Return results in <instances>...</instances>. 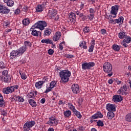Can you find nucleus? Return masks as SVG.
Wrapping results in <instances>:
<instances>
[{
  "mask_svg": "<svg viewBox=\"0 0 131 131\" xmlns=\"http://www.w3.org/2000/svg\"><path fill=\"white\" fill-rule=\"evenodd\" d=\"M10 11V9L7 7L0 4V13L2 14H9Z\"/></svg>",
  "mask_w": 131,
  "mask_h": 131,
  "instance_id": "11",
  "label": "nucleus"
},
{
  "mask_svg": "<svg viewBox=\"0 0 131 131\" xmlns=\"http://www.w3.org/2000/svg\"><path fill=\"white\" fill-rule=\"evenodd\" d=\"M19 56H20V54L18 50H13L10 54V59L11 60H14V59L17 58V57H19Z\"/></svg>",
  "mask_w": 131,
  "mask_h": 131,
  "instance_id": "10",
  "label": "nucleus"
},
{
  "mask_svg": "<svg viewBox=\"0 0 131 131\" xmlns=\"http://www.w3.org/2000/svg\"><path fill=\"white\" fill-rule=\"evenodd\" d=\"M23 25H28L29 23H30V21L29 20V18H25L23 21H22Z\"/></svg>",
  "mask_w": 131,
  "mask_h": 131,
  "instance_id": "34",
  "label": "nucleus"
},
{
  "mask_svg": "<svg viewBox=\"0 0 131 131\" xmlns=\"http://www.w3.org/2000/svg\"><path fill=\"white\" fill-rule=\"evenodd\" d=\"M14 4L15 3H14V1L12 0H9L8 1V3H7V6L8 7H13V6H14Z\"/></svg>",
  "mask_w": 131,
  "mask_h": 131,
  "instance_id": "41",
  "label": "nucleus"
},
{
  "mask_svg": "<svg viewBox=\"0 0 131 131\" xmlns=\"http://www.w3.org/2000/svg\"><path fill=\"white\" fill-rule=\"evenodd\" d=\"M4 65H5V63H4V62L1 61V62H0V67H1V68H2L3 69H4V68H5Z\"/></svg>",
  "mask_w": 131,
  "mask_h": 131,
  "instance_id": "62",
  "label": "nucleus"
},
{
  "mask_svg": "<svg viewBox=\"0 0 131 131\" xmlns=\"http://www.w3.org/2000/svg\"><path fill=\"white\" fill-rule=\"evenodd\" d=\"M9 72H8L7 70H4V71L2 72V75L0 76H7V75H9Z\"/></svg>",
  "mask_w": 131,
  "mask_h": 131,
  "instance_id": "43",
  "label": "nucleus"
},
{
  "mask_svg": "<svg viewBox=\"0 0 131 131\" xmlns=\"http://www.w3.org/2000/svg\"><path fill=\"white\" fill-rule=\"evenodd\" d=\"M35 125V121H27L23 126L24 131H29L32 126Z\"/></svg>",
  "mask_w": 131,
  "mask_h": 131,
  "instance_id": "4",
  "label": "nucleus"
},
{
  "mask_svg": "<svg viewBox=\"0 0 131 131\" xmlns=\"http://www.w3.org/2000/svg\"><path fill=\"white\" fill-rule=\"evenodd\" d=\"M41 104H45L46 103V98H43L40 100Z\"/></svg>",
  "mask_w": 131,
  "mask_h": 131,
  "instance_id": "64",
  "label": "nucleus"
},
{
  "mask_svg": "<svg viewBox=\"0 0 131 131\" xmlns=\"http://www.w3.org/2000/svg\"><path fill=\"white\" fill-rule=\"evenodd\" d=\"M76 16L75 13L71 12L69 14L68 22H74L76 20Z\"/></svg>",
  "mask_w": 131,
  "mask_h": 131,
  "instance_id": "15",
  "label": "nucleus"
},
{
  "mask_svg": "<svg viewBox=\"0 0 131 131\" xmlns=\"http://www.w3.org/2000/svg\"><path fill=\"white\" fill-rule=\"evenodd\" d=\"M30 99L31 98H34V93L31 92L29 94Z\"/></svg>",
  "mask_w": 131,
  "mask_h": 131,
  "instance_id": "55",
  "label": "nucleus"
},
{
  "mask_svg": "<svg viewBox=\"0 0 131 131\" xmlns=\"http://www.w3.org/2000/svg\"><path fill=\"white\" fill-rule=\"evenodd\" d=\"M123 17L122 16H120L118 19H115V24H116V23L118 24L119 23L122 24L123 23Z\"/></svg>",
  "mask_w": 131,
  "mask_h": 131,
  "instance_id": "22",
  "label": "nucleus"
},
{
  "mask_svg": "<svg viewBox=\"0 0 131 131\" xmlns=\"http://www.w3.org/2000/svg\"><path fill=\"white\" fill-rule=\"evenodd\" d=\"M64 116H66L67 117H69L70 115H71V111H67L64 112Z\"/></svg>",
  "mask_w": 131,
  "mask_h": 131,
  "instance_id": "40",
  "label": "nucleus"
},
{
  "mask_svg": "<svg viewBox=\"0 0 131 131\" xmlns=\"http://www.w3.org/2000/svg\"><path fill=\"white\" fill-rule=\"evenodd\" d=\"M117 93L119 95H122L124 96H126V95H127V93L123 91L122 87L120 88V89L118 91Z\"/></svg>",
  "mask_w": 131,
  "mask_h": 131,
  "instance_id": "24",
  "label": "nucleus"
},
{
  "mask_svg": "<svg viewBox=\"0 0 131 131\" xmlns=\"http://www.w3.org/2000/svg\"><path fill=\"white\" fill-rule=\"evenodd\" d=\"M16 100H17L18 102H20L21 103L24 102V98H23V97L21 96H18L17 97H16Z\"/></svg>",
  "mask_w": 131,
  "mask_h": 131,
  "instance_id": "42",
  "label": "nucleus"
},
{
  "mask_svg": "<svg viewBox=\"0 0 131 131\" xmlns=\"http://www.w3.org/2000/svg\"><path fill=\"white\" fill-rule=\"evenodd\" d=\"M67 58H69V59H72V58H74V55L71 54H68L66 56Z\"/></svg>",
  "mask_w": 131,
  "mask_h": 131,
  "instance_id": "57",
  "label": "nucleus"
},
{
  "mask_svg": "<svg viewBox=\"0 0 131 131\" xmlns=\"http://www.w3.org/2000/svg\"><path fill=\"white\" fill-rule=\"evenodd\" d=\"M79 46L80 48H83L85 50H86L88 49V47L86 46V42L85 41H82L81 42H80Z\"/></svg>",
  "mask_w": 131,
  "mask_h": 131,
  "instance_id": "27",
  "label": "nucleus"
},
{
  "mask_svg": "<svg viewBox=\"0 0 131 131\" xmlns=\"http://www.w3.org/2000/svg\"><path fill=\"white\" fill-rule=\"evenodd\" d=\"M26 50H27V48H26L25 46H22L20 47L18 50L17 52L18 54H19V56H22L25 52H26Z\"/></svg>",
  "mask_w": 131,
  "mask_h": 131,
  "instance_id": "17",
  "label": "nucleus"
},
{
  "mask_svg": "<svg viewBox=\"0 0 131 131\" xmlns=\"http://www.w3.org/2000/svg\"><path fill=\"white\" fill-rule=\"evenodd\" d=\"M112 49L114 51H116V52L120 51V47L116 44H114L112 46Z\"/></svg>",
  "mask_w": 131,
  "mask_h": 131,
  "instance_id": "29",
  "label": "nucleus"
},
{
  "mask_svg": "<svg viewBox=\"0 0 131 131\" xmlns=\"http://www.w3.org/2000/svg\"><path fill=\"white\" fill-rule=\"evenodd\" d=\"M124 92H127V85L126 84H124L123 87H122Z\"/></svg>",
  "mask_w": 131,
  "mask_h": 131,
  "instance_id": "53",
  "label": "nucleus"
},
{
  "mask_svg": "<svg viewBox=\"0 0 131 131\" xmlns=\"http://www.w3.org/2000/svg\"><path fill=\"white\" fill-rule=\"evenodd\" d=\"M20 9H17L15 10L14 13L15 15H18V14H20Z\"/></svg>",
  "mask_w": 131,
  "mask_h": 131,
  "instance_id": "61",
  "label": "nucleus"
},
{
  "mask_svg": "<svg viewBox=\"0 0 131 131\" xmlns=\"http://www.w3.org/2000/svg\"><path fill=\"white\" fill-rule=\"evenodd\" d=\"M72 91L74 94H79V86L77 84H73L71 87Z\"/></svg>",
  "mask_w": 131,
  "mask_h": 131,
  "instance_id": "12",
  "label": "nucleus"
},
{
  "mask_svg": "<svg viewBox=\"0 0 131 131\" xmlns=\"http://www.w3.org/2000/svg\"><path fill=\"white\" fill-rule=\"evenodd\" d=\"M98 118H103V114H102L100 112H98L97 113L92 116L91 117L90 122L93 123L94 121H96L93 119H98Z\"/></svg>",
  "mask_w": 131,
  "mask_h": 131,
  "instance_id": "7",
  "label": "nucleus"
},
{
  "mask_svg": "<svg viewBox=\"0 0 131 131\" xmlns=\"http://www.w3.org/2000/svg\"><path fill=\"white\" fill-rule=\"evenodd\" d=\"M94 66H95L94 62H84L82 64V69L83 70H90Z\"/></svg>",
  "mask_w": 131,
  "mask_h": 131,
  "instance_id": "6",
  "label": "nucleus"
},
{
  "mask_svg": "<svg viewBox=\"0 0 131 131\" xmlns=\"http://www.w3.org/2000/svg\"><path fill=\"white\" fill-rule=\"evenodd\" d=\"M57 85V81H52L50 83V86L51 87V89H54V88H55Z\"/></svg>",
  "mask_w": 131,
  "mask_h": 131,
  "instance_id": "36",
  "label": "nucleus"
},
{
  "mask_svg": "<svg viewBox=\"0 0 131 131\" xmlns=\"http://www.w3.org/2000/svg\"><path fill=\"white\" fill-rule=\"evenodd\" d=\"M41 42L42 43H47V45H49V43H53V40L47 38V39H43L41 40Z\"/></svg>",
  "mask_w": 131,
  "mask_h": 131,
  "instance_id": "21",
  "label": "nucleus"
},
{
  "mask_svg": "<svg viewBox=\"0 0 131 131\" xmlns=\"http://www.w3.org/2000/svg\"><path fill=\"white\" fill-rule=\"evenodd\" d=\"M58 105H65V102H63V100H60L58 103Z\"/></svg>",
  "mask_w": 131,
  "mask_h": 131,
  "instance_id": "60",
  "label": "nucleus"
},
{
  "mask_svg": "<svg viewBox=\"0 0 131 131\" xmlns=\"http://www.w3.org/2000/svg\"><path fill=\"white\" fill-rule=\"evenodd\" d=\"M29 104L32 106V107H36V102H35L33 99L29 100Z\"/></svg>",
  "mask_w": 131,
  "mask_h": 131,
  "instance_id": "30",
  "label": "nucleus"
},
{
  "mask_svg": "<svg viewBox=\"0 0 131 131\" xmlns=\"http://www.w3.org/2000/svg\"><path fill=\"white\" fill-rule=\"evenodd\" d=\"M46 124H49L50 126H57L58 120L55 117L52 116L49 118V121L47 122Z\"/></svg>",
  "mask_w": 131,
  "mask_h": 131,
  "instance_id": "5",
  "label": "nucleus"
},
{
  "mask_svg": "<svg viewBox=\"0 0 131 131\" xmlns=\"http://www.w3.org/2000/svg\"><path fill=\"white\" fill-rule=\"evenodd\" d=\"M68 105L70 110H72L73 112H74L75 110H76V109H75V107L73 106V104H72V103H69Z\"/></svg>",
  "mask_w": 131,
  "mask_h": 131,
  "instance_id": "35",
  "label": "nucleus"
},
{
  "mask_svg": "<svg viewBox=\"0 0 131 131\" xmlns=\"http://www.w3.org/2000/svg\"><path fill=\"white\" fill-rule=\"evenodd\" d=\"M124 42L126 43H129L131 41V38L130 37H125L123 40Z\"/></svg>",
  "mask_w": 131,
  "mask_h": 131,
  "instance_id": "38",
  "label": "nucleus"
},
{
  "mask_svg": "<svg viewBox=\"0 0 131 131\" xmlns=\"http://www.w3.org/2000/svg\"><path fill=\"white\" fill-rule=\"evenodd\" d=\"M12 88H13L14 92H15V89L18 90L19 89V85H16L15 86H12Z\"/></svg>",
  "mask_w": 131,
  "mask_h": 131,
  "instance_id": "63",
  "label": "nucleus"
},
{
  "mask_svg": "<svg viewBox=\"0 0 131 131\" xmlns=\"http://www.w3.org/2000/svg\"><path fill=\"white\" fill-rule=\"evenodd\" d=\"M34 28H35V27H34L33 28H31L30 29V31H31L32 29H33L32 31V33L31 34L32 35H33V36H38V35H39V36H41V32H40V31H36V30H34Z\"/></svg>",
  "mask_w": 131,
  "mask_h": 131,
  "instance_id": "16",
  "label": "nucleus"
},
{
  "mask_svg": "<svg viewBox=\"0 0 131 131\" xmlns=\"http://www.w3.org/2000/svg\"><path fill=\"white\" fill-rule=\"evenodd\" d=\"M1 114L2 115H3V116H7V112H6L5 111V110L2 111V112H1Z\"/></svg>",
  "mask_w": 131,
  "mask_h": 131,
  "instance_id": "59",
  "label": "nucleus"
},
{
  "mask_svg": "<svg viewBox=\"0 0 131 131\" xmlns=\"http://www.w3.org/2000/svg\"><path fill=\"white\" fill-rule=\"evenodd\" d=\"M9 99L11 101V102H13V101H15V100H17V97L13 96L12 97L10 98Z\"/></svg>",
  "mask_w": 131,
  "mask_h": 131,
  "instance_id": "56",
  "label": "nucleus"
},
{
  "mask_svg": "<svg viewBox=\"0 0 131 131\" xmlns=\"http://www.w3.org/2000/svg\"><path fill=\"white\" fill-rule=\"evenodd\" d=\"M103 71L105 73H108L107 76L111 77L113 75L112 72V64L110 62H105L103 66Z\"/></svg>",
  "mask_w": 131,
  "mask_h": 131,
  "instance_id": "2",
  "label": "nucleus"
},
{
  "mask_svg": "<svg viewBox=\"0 0 131 131\" xmlns=\"http://www.w3.org/2000/svg\"><path fill=\"white\" fill-rule=\"evenodd\" d=\"M106 109L108 111L110 112H115L116 111V108L115 107V105L114 104L108 103L106 104Z\"/></svg>",
  "mask_w": 131,
  "mask_h": 131,
  "instance_id": "14",
  "label": "nucleus"
},
{
  "mask_svg": "<svg viewBox=\"0 0 131 131\" xmlns=\"http://www.w3.org/2000/svg\"><path fill=\"white\" fill-rule=\"evenodd\" d=\"M0 80L4 81V82L9 83L11 82L12 79L11 78V76L10 75H7L4 77L0 76Z\"/></svg>",
  "mask_w": 131,
  "mask_h": 131,
  "instance_id": "13",
  "label": "nucleus"
},
{
  "mask_svg": "<svg viewBox=\"0 0 131 131\" xmlns=\"http://www.w3.org/2000/svg\"><path fill=\"white\" fill-rule=\"evenodd\" d=\"M60 37H61V32H56L53 38V39L54 41H57V40H59V39H60Z\"/></svg>",
  "mask_w": 131,
  "mask_h": 131,
  "instance_id": "19",
  "label": "nucleus"
},
{
  "mask_svg": "<svg viewBox=\"0 0 131 131\" xmlns=\"http://www.w3.org/2000/svg\"><path fill=\"white\" fill-rule=\"evenodd\" d=\"M49 14L53 17H55L57 15V10L56 9H51L49 11Z\"/></svg>",
  "mask_w": 131,
  "mask_h": 131,
  "instance_id": "28",
  "label": "nucleus"
},
{
  "mask_svg": "<svg viewBox=\"0 0 131 131\" xmlns=\"http://www.w3.org/2000/svg\"><path fill=\"white\" fill-rule=\"evenodd\" d=\"M113 100L114 102H121L123 99L121 95H116L113 96Z\"/></svg>",
  "mask_w": 131,
  "mask_h": 131,
  "instance_id": "18",
  "label": "nucleus"
},
{
  "mask_svg": "<svg viewBox=\"0 0 131 131\" xmlns=\"http://www.w3.org/2000/svg\"><path fill=\"white\" fill-rule=\"evenodd\" d=\"M42 84H43L41 81H39L35 83V87L38 89L39 90L41 88H42Z\"/></svg>",
  "mask_w": 131,
  "mask_h": 131,
  "instance_id": "25",
  "label": "nucleus"
},
{
  "mask_svg": "<svg viewBox=\"0 0 131 131\" xmlns=\"http://www.w3.org/2000/svg\"><path fill=\"white\" fill-rule=\"evenodd\" d=\"M43 11V7H42V5H38L36 9V12L37 13H39L40 12H42Z\"/></svg>",
  "mask_w": 131,
  "mask_h": 131,
  "instance_id": "26",
  "label": "nucleus"
},
{
  "mask_svg": "<svg viewBox=\"0 0 131 131\" xmlns=\"http://www.w3.org/2000/svg\"><path fill=\"white\" fill-rule=\"evenodd\" d=\"M83 31H84V32H85L86 33H89V32H90V29H89V27H85L83 29Z\"/></svg>",
  "mask_w": 131,
  "mask_h": 131,
  "instance_id": "49",
  "label": "nucleus"
},
{
  "mask_svg": "<svg viewBox=\"0 0 131 131\" xmlns=\"http://www.w3.org/2000/svg\"><path fill=\"white\" fill-rule=\"evenodd\" d=\"M65 43L64 41H63L61 43H60L59 46V50H61V51H62V50H63V46H62V45Z\"/></svg>",
  "mask_w": 131,
  "mask_h": 131,
  "instance_id": "50",
  "label": "nucleus"
},
{
  "mask_svg": "<svg viewBox=\"0 0 131 131\" xmlns=\"http://www.w3.org/2000/svg\"><path fill=\"white\" fill-rule=\"evenodd\" d=\"M59 76L61 78L60 82L65 83L69 81V77L71 76V72L68 70H62L59 72Z\"/></svg>",
  "mask_w": 131,
  "mask_h": 131,
  "instance_id": "1",
  "label": "nucleus"
},
{
  "mask_svg": "<svg viewBox=\"0 0 131 131\" xmlns=\"http://www.w3.org/2000/svg\"><path fill=\"white\" fill-rule=\"evenodd\" d=\"M48 80H49V78H48V77H45L44 78H43L41 82H42V84H43V83H45V82H48Z\"/></svg>",
  "mask_w": 131,
  "mask_h": 131,
  "instance_id": "46",
  "label": "nucleus"
},
{
  "mask_svg": "<svg viewBox=\"0 0 131 131\" xmlns=\"http://www.w3.org/2000/svg\"><path fill=\"white\" fill-rule=\"evenodd\" d=\"M3 92L4 94H5L6 95H9V94H12V93H14V88L12 87V85H10L9 86L3 88Z\"/></svg>",
  "mask_w": 131,
  "mask_h": 131,
  "instance_id": "9",
  "label": "nucleus"
},
{
  "mask_svg": "<svg viewBox=\"0 0 131 131\" xmlns=\"http://www.w3.org/2000/svg\"><path fill=\"white\" fill-rule=\"evenodd\" d=\"M95 42H96V40L95 39L92 40V45L91 46H90L89 49V53H93V51H94Z\"/></svg>",
  "mask_w": 131,
  "mask_h": 131,
  "instance_id": "20",
  "label": "nucleus"
},
{
  "mask_svg": "<svg viewBox=\"0 0 131 131\" xmlns=\"http://www.w3.org/2000/svg\"><path fill=\"white\" fill-rule=\"evenodd\" d=\"M21 75V77L22 78V79L25 80L27 78V76H26V75L25 74H20Z\"/></svg>",
  "mask_w": 131,
  "mask_h": 131,
  "instance_id": "48",
  "label": "nucleus"
},
{
  "mask_svg": "<svg viewBox=\"0 0 131 131\" xmlns=\"http://www.w3.org/2000/svg\"><path fill=\"white\" fill-rule=\"evenodd\" d=\"M107 117L108 119H112L115 116V114H114V112L110 111L107 113Z\"/></svg>",
  "mask_w": 131,
  "mask_h": 131,
  "instance_id": "23",
  "label": "nucleus"
},
{
  "mask_svg": "<svg viewBox=\"0 0 131 131\" xmlns=\"http://www.w3.org/2000/svg\"><path fill=\"white\" fill-rule=\"evenodd\" d=\"M125 121L127 122H131V113H129L126 115Z\"/></svg>",
  "mask_w": 131,
  "mask_h": 131,
  "instance_id": "31",
  "label": "nucleus"
},
{
  "mask_svg": "<svg viewBox=\"0 0 131 131\" xmlns=\"http://www.w3.org/2000/svg\"><path fill=\"white\" fill-rule=\"evenodd\" d=\"M25 46H23L24 47H25L26 48H27V47H29L30 48H31V43L30 42L28 41H25L24 42Z\"/></svg>",
  "mask_w": 131,
  "mask_h": 131,
  "instance_id": "39",
  "label": "nucleus"
},
{
  "mask_svg": "<svg viewBox=\"0 0 131 131\" xmlns=\"http://www.w3.org/2000/svg\"><path fill=\"white\" fill-rule=\"evenodd\" d=\"M49 55H53L54 54V50L50 49L48 51Z\"/></svg>",
  "mask_w": 131,
  "mask_h": 131,
  "instance_id": "52",
  "label": "nucleus"
},
{
  "mask_svg": "<svg viewBox=\"0 0 131 131\" xmlns=\"http://www.w3.org/2000/svg\"><path fill=\"white\" fill-rule=\"evenodd\" d=\"M119 9V6H118V5H115L114 6L112 7L111 14L115 16H111V17H113V18H115V17H116V15H117V13H118Z\"/></svg>",
  "mask_w": 131,
  "mask_h": 131,
  "instance_id": "8",
  "label": "nucleus"
},
{
  "mask_svg": "<svg viewBox=\"0 0 131 131\" xmlns=\"http://www.w3.org/2000/svg\"><path fill=\"white\" fill-rule=\"evenodd\" d=\"M52 89L51 88V87H49V88H48L47 89H46V90L45 91V94H48V93H49V92H51V91H52Z\"/></svg>",
  "mask_w": 131,
  "mask_h": 131,
  "instance_id": "54",
  "label": "nucleus"
},
{
  "mask_svg": "<svg viewBox=\"0 0 131 131\" xmlns=\"http://www.w3.org/2000/svg\"><path fill=\"white\" fill-rule=\"evenodd\" d=\"M97 124L98 126H104V123H103V121H102L101 120H99L98 121H97Z\"/></svg>",
  "mask_w": 131,
  "mask_h": 131,
  "instance_id": "44",
  "label": "nucleus"
},
{
  "mask_svg": "<svg viewBox=\"0 0 131 131\" xmlns=\"http://www.w3.org/2000/svg\"><path fill=\"white\" fill-rule=\"evenodd\" d=\"M83 102V99H82V98H79L78 101V106H81Z\"/></svg>",
  "mask_w": 131,
  "mask_h": 131,
  "instance_id": "45",
  "label": "nucleus"
},
{
  "mask_svg": "<svg viewBox=\"0 0 131 131\" xmlns=\"http://www.w3.org/2000/svg\"><path fill=\"white\" fill-rule=\"evenodd\" d=\"M52 33V30L51 29L47 28L44 31V35H50Z\"/></svg>",
  "mask_w": 131,
  "mask_h": 131,
  "instance_id": "32",
  "label": "nucleus"
},
{
  "mask_svg": "<svg viewBox=\"0 0 131 131\" xmlns=\"http://www.w3.org/2000/svg\"><path fill=\"white\" fill-rule=\"evenodd\" d=\"M5 105V102L4 101V97L2 96V98H0V105L4 106Z\"/></svg>",
  "mask_w": 131,
  "mask_h": 131,
  "instance_id": "47",
  "label": "nucleus"
},
{
  "mask_svg": "<svg viewBox=\"0 0 131 131\" xmlns=\"http://www.w3.org/2000/svg\"><path fill=\"white\" fill-rule=\"evenodd\" d=\"M74 114H75V115H76V116H77V117H78V118H81V117H82V116L81 115V114H80V112L77 111L76 110H75L74 112Z\"/></svg>",
  "mask_w": 131,
  "mask_h": 131,
  "instance_id": "33",
  "label": "nucleus"
},
{
  "mask_svg": "<svg viewBox=\"0 0 131 131\" xmlns=\"http://www.w3.org/2000/svg\"><path fill=\"white\" fill-rule=\"evenodd\" d=\"M88 18H89V20H93L94 19V14H90V15H88Z\"/></svg>",
  "mask_w": 131,
  "mask_h": 131,
  "instance_id": "51",
  "label": "nucleus"
},
{
  "mask_svg": "<svg viewBox=\"0 0 131 131\" xmlns=\"http://www.w3.org/2000/svg\"><path fill=\"white\" fill-rule=\"evenodd\" d=\"M47 22L44 20H39L32 26V28H38L40 30H43L47 26Z\"/></svg>",
  "mask_w": 131,
  "mask_h": 131,
  "instance_id": "3",
  "label": "nucleus"
},
{
  "mask_svg": "<svg viewBox=\"0 0 131 131\" xmlns=\"http://www.w3.org/2000/svg\"><path fill=\"white\" fill-rule=\"evenodd\" d=\"M100 32L101 34H106L107 31L104 29H102L101 30Z\"/></svg>",
  "mask_w": 131,
  "mask_h": 131,
  "instance_id": "58",
  "label": "nucleus"
},
{
  "mask_svg": "<svg viewBox=\"0 0 131 131\" xmlns=\"http://www.w3.org/2000/svg\"><path fill=\"white\" fill-rule=\"evenodd\" d=\"M119 38L122 39L125 37V33L124 32H121L119 33Z\"/></svg>",
  "mask_w": 131,
  "mask_h": 131,
  "instance_id": "37",
  "label": "nucleus"
}]
</instances>
